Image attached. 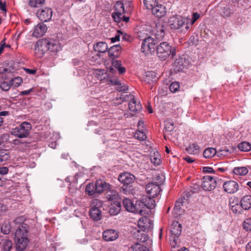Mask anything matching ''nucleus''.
<instances>
[{"instance_id": "f257e3e1", "label": "nucleus", "mask_w": 251, "mask_h": 251, "mask_svg": "<svg viewBox=\"0 0 251 251\" xmlns=\"http://www.w3.org/2000/svg\"><path fill=\"white\" fill-rule=\"evenodd\" d=\"M146 184L145 190L148 196H142V216L144 215L151 216L153 215V210L155 207V201L153 198L159 194L161 189L155 181Z\"/></svg>"}, {"instance_id": "f03ea898", "label": "nucleus", "mask_w": 251, "mask_h": 251, "mask_svg": "<svg viewBox=\"0 0 251 251\" xmlns=\"http://www.w3.org/2000/svg\"><path fill=\"white\" fill-rule=\"evenodd\" d=\"M23 218L20 217L14 221L15 224L17 225L15 235L17 251H25L29 242L27 238L29 226L23 223Z\"/></svg>"}, {"instance_id": "7ed1b4c3", "label": "nucleus", "mask_w": 251, "mask_h": 251, "mask_svg": "<svg viewBox=\"0 0 251 251\" xmlns=\"http://www.w3.org/2000/svg\"><path fill=\"white\" fill-rule=\"evenodd\" d=\"M135 178L134 176L129 173L125 172L121 174L118 177L119 181L123 184L121 191L126 194L138 195L140 191L131 185L134 181Z\"/></svg>"}, {"instance_id": "20e7f679", "label": "nucleus", "mask_w": 251, "mask_h": 251, "mask_svg": "<svg viewBox=\"0 0 251 251\" xmlns=\"http://www.w3.org/2000/svg\"><path fill=\"white\" fill-rule=\"evenodd\" d=\"M152 215L149 216L148 215H144L142 216V231L146 232L147 233H142V245L143 247H148L150 248L152 246V241L151 238L152 235L151 230L153 228V224L151 220Z\"/></svg>"}, {"instance_id": "39448f33", "label": "nucleus", "mask_w": 251, "mask_h": 251, "mask_svg": "<svg viewBox=\"0 0 251 251\" xmlns=\"http://www.w3.org/2000/svg\"><path fill=\"white\" fill-rule=\"evenodd\" d=\"M156 50L158 57L163 60H165L170 55L174 57L176 54L175 49H172V47L166 42L161 43Z\"/></svg>"}, {"instance_id": "423d86ee", "label": "nucleus", "mask_w": 251, "mask_h": 251, "mask_svg": "<svg viewBox=\"0 0 251 251\" xmlns=\"http://www.w3.org/2000/svg\"><path fill=\"white\" fill-rule=\"evenodd\" d=\"M130 3H128V6H126V9L125 8V5L123 2L121 1H117L114 4V12L112 16L114 20L117 23L121 22L122 18L123 17V14L131 11Z\"/></svg>"}, {"instance_id": "0eeeda50", "label": "nucleus", "mask_w": 251, "mask_h": 251, "mask_svg": "<svg viewBox=\"0 0 251 251\" xmlns=\"http://www.w3.org/2000/svg\"><path fill=\"white\" fill-rule=\"evenodd\" d=\"M31 127V125L29 123L24 122L19 126L13 128L11 133L19 138H26L29 135Z\"/></svg>"}, {"instance_id": "6e6552de", "label": "nucleus", "mask_w": 251, "mask_h": 251, "mask_svg": "<svg viewBox=\"0 0 251 251\" xmlns=\"http://www.w3.org/2000/svg\"><path fill=\"white\" fill-rule=\"evenodd\" d=\"M144 161V169L152 171L154 170L153 166H157L160 164L161 160L160 159V154L156 150L152 153V156L149 155L146 157L145 159H143Z\"/></svg>"}, {"instance_id": "1a4fd4ad", "label": "nucleus", "mask_w": 251, "mask_h": 251, "mask_svg": "<svg viewBox=\"0 0 251 251\" xmlns=\"http://www.w3.org/2000/svg\"><path fill=\"white\" fill-rule=\"evenodd\" d=\"M157 42L155 39L148 36L145 37L142 41V52H145L146 55H151L156 49Z\"/></svg>"}, {"instance_id": "9d476101", "label": "nucleus", "mask_w": 251, "mask_h": 251, "mask_svg": "<svg viewBox=\"0 0 251 251\" xmlns=\"http://www.w3.org/2000/svg\"><path fill=\"white\" fill-rule=\"evenodd\" d=\"M186 20L179 16H174L170 18L169 20V25L171 29L174 30L181 29L183 30V27L187 30L189 28Z\"/></svg>"}, {"instance_id": "9b49d317", "label": "nucleus", "mask_w": 251, "mask_h": 251, "mask_svg": "<svg viewBox=\"0 0 251 251\" xmlns=\"http://www.w3.org/2000/svg\"><path fill=\"white\" fill-rule=\"evenodd\" d=\"M123 204L126 210L141 215V200H137L134 203L129 199H125L123 200Z\"/></svg>"}, {"instance_id": "f8f14e48", "label": "nucleus", "mask_w": 251, "mask_h": 251, "mask_svg": "<svg viewBox=\"0 0 251 251\" xmlns=\"http://www.w3.org/2000/svg\"><path fill=\"white\" fill-rule=\"evenodd\" d=\"M35 54L39 58L42 57L45 53L49 50L47 39L38 40L34 47Z\"/></svg>"}, {"instance_id": "ddd939ff", "label": "nucleus", "mask_w": 251, "mask_h": 251, "mask_svg": "<svg viewBox=\"0 0 251 251\" xmlns=\"http://www.w3.org/2000/svg\"><path fill=\"white\" fill-rule=\"evenodd\" d=\"M93 204L94 205L92 206L90 210L89 215L92 219L97 221L101 219V210L96 205L100 206L102 205V202L96 199L93 201Z\"/></svg>"}, {"instance_id": "4468645a", "label": "nucleus", "mask_w": 251, "mask_h": 251, "mask_svg": "<svg viewBox=\"0 0 251 251\" xmlns=\"http://www.w3.org/2000/svg\"><path fill=\"white\" fill-rule=\"evenodd\" d=\"M181 225L177 221L174 222L170 227V232L172 234L170 238V240L176 243L178 237L181 233Z\"/></svg>"}, {"instance_id": "2eb2a0df", "label": "nucleus", "mask_w": 251, "mask_h": 251, "mask_svg": "<svg viewBox=\"0 0 251 251\" xmlns=\"http://www.w3.org/2000/svg\"><path fill=\"white\" fill-rule=\"evenodd\" d=\"M201 186L205 191H211L216 186V180L215 178L211 176H205L202 178Z\"/></svg>"}, {"instance_id": "dca6fc26", "label": "nucleus", "mask_w": 251, "mask_h": 251, "mask_svg": "<svg viewBox=\"0 0 251 251\" xmlns=\"http://www.w3.org/2000/svg\"><path fill=\"white\" fill-rule=\"evenodd\" d=\"M38 18L43 22L49 21L52 16V11L49 8H44L39 10L37 12Z\"/></svg>"}, {"instance_id": "f3484780", "label": "nucleus", "mask_w": 251, "mask_h": 251, "mask_svg": "<svg viewBox=\"0 0 251 251\" xmlns=\"http://www.w3.org/2000/svg\"><path fill=\"white\" fill-rule=\"evenodd\" d=\"M48 48L49 51L52 52H57L60 51L62 48L58 40L53 39H47Z\"/></svg>"}, {"instance_id": "a211bd4d", "label": "nucleus", "mask_w": 251, "mask_h": 251, "mask_svg": "<svg viewBox=\"0 0 251 251\" xmlns=\"http://www.w3.org/2000/svg\"><path fill=\"white\" fill-rule=\"evenodd\" d=\"M238 183L234 181H228L223 184V188L226 192L232 194L236 192L238 189Z\"/></svg>"}, {"instance_id": "6ab92c4d", "label": "nucleus", "mask_w": 251, "mask_h": 251, "mask_svg": "<svg viewBox=\"0 0 251 251\" xmlns=\"http://www.w3.org/2000/svg\"><path fill=\"white\" fill-rule=\"evenodd\" d=\"M118 233L114 229H107L102 233V238L106 241H112L118 238Z\"/></svg>"}, {"instance_id": "aec40b11", "label": "nucleus", "mask_w": 251, "mask_h": 251, "mask_svg": "<svg viewBox=\"0 0 251 251\" xmlns=\"http://www.w3.org/2000/svg\"><path fill=\"white\" fill-rule=\"evenodd\" d=\"M47 27L43 23H40L36 25L33 31V36L36 38H40L43 36L47 32Z\"/></svg>"}, {"instance_id": "412c9836", "label": "nucleus", "mask_w": 251, "mask_h": 251, "mask_svg": "<svg viewBox=\"0 0 251 251\" xmlns=\"http://www.w3.org/2000/svg\"><path fill=\"white\" fill-rule=\"evenodd\" d=\"M152 145L153 144L149 140L142 143V150H144L145 153H142V156H144L145 158L149 155L152 156V153L156 150L152 148Z\"/></svg>"}, {"instance_id": "4be33fe9", "label": "nucleus", "mask_w": 251, "mask_h": 251, "mask_svg": "<svg viewBox=\"0 0 251 251\" xmlns=\"http://www.w3.org/2000/svg\"><path fill=\"white\" fill-rule=\"evenodd\" d=\"M152 13L158 18H161L166 13V7L161 4H157L152 9Z\"/></svg>"}, {"instance_id": "5701e85b", "label": "nucleus", "mask_w": 251, "mask_h": 251, "mask_svg": "<svg viewBox=\"0 0 251 251\" xmlns=\"http://www.w3.org/2000/svg\"><path fill=\"white\" fill-rule=\"evenodd\" d=\"M188 65V61L185 58L179 57L176 59L174 62V67L176 71H180Z\"/></svg>"}, {"instance_id": "b1692460", "label": "nucleus", "mask_w": 251, "mask_h": 251, "mask_svg": "<svg viewBox=\"0 0 251 251\" xmlns=\"http://www.w3.org/2000/svg\"><path fill=\"white\" fill-rule=\"evenodd\" d=\"M96 192L97 193H101L104 191L109 189L110 185L102 180H97L95 182Z\"/></svg>"}, {"instance_id": "393cba45", "label": "nucleus", "mask_w": 251, "mask_h": 251, "mask_svg": "<svg viewBox=\"0 0 251 251\" xmlns=\"http://www.w3.org/2000/svg\"><path fill=\"white\" fill-rule=\"evenodd\" d=\"M230 206L232 212L236 214H241L244 210L241 203H239L237 200L232 201H230Z\"/></svg>"}, {"instance_id": "a878e982", "label": "nucleus", "mask_w": 251, "mask_h": 251, "mask_svg": "<svg viewBox=\"0 0 251 251\" xmlns=\"http://www.w3.org/2000/svg\"><path fill=\"white\" fill-rule=\"evenodd\" d=\"M93 48L95 51L100 53L106 52L108 49L107 44L104 42H99L95 44Z\"/></svg>"}, {"instance_id": "bb28decb", "label": "nucleus", "mask_w": 251, "mask_h": 251, "mask_svg": "<svg viewBox=\"0 0 251 251\" xmlns=\"http://www.w3.org/2000/svg\"><path fill=\"white\" fill-rule=\"evenodd\" d=\"M65 181L67 182L70 183V184H73V188H72L71 187H69V191L72 193H75L77 189V187L75 186L77 181V175H76L74 176H68L65 178Z\"/></svg>"}, {"instance_id": "cd10ccee", "label": "nucleus", "mask_w": 251, "mask_h": 251, "mask_svg": "<svg viewBox=\"0 0 251 251\" xmlns=\"http://www.w3.org/2000/svg\"><path fill=\"white\" fill-rule=\"evenodd\" d=\"M12 242L7 239H0V248L4 251H10L12 248Z\"/></svg>"}, {"instance_id": "c85d7f7f", "label": "nucleus", "mask_w": 251, "mask_h": 251, "mask_svg": "<svg viewBox=\"0 0 251 251\" xmlns=\"http://www.w3.org/2000/svg\"><path fill=\"white\" fill-rule=\"evenodd\" d=\"M121 210L120 201H116L111 204L109 208V213L111 215H117Z\"/></svg>"}, {"instance_id": "c756f323", "label": "nucleus", "mask_w": 251, "mask_h": 251, "mask_svg": "<svg viewBox=\"0 0 251 251\" xmlns=\"http://www.w3.org/2000/svg\"><path fill=\"white\" fill-rule=\"evenodd\" d=\"M106 198L109 201H120V197L118 192L115 190H110L107 192Z\"/></svg>"}, {"instance_id": "7c9ffc66", "label": "nucleus", "mask_w": 251, "mask_h": 251, "mask_svg": "<svg viewBox=\"0 0 251 251\" xmlns=\"http://www.w3.org/2000/svg\"><path fill=\"white\" fill-rule=\"evenodd\" d=\"M156 73L153 71H147L145 73L143 78L147 83L150 84L156 80Z\"/></svg>"}, {"instance_id": "2f4dec72", "label": "nucleus", "mask_w": 251, "mask_h": 251, "mask_svg": "<svg viewBox=\"0 0 251 251\" xmlns=\"http://www.w3.org/2000/svg\"><path fill=\"white\" fill-rule=\"evenodd\" d=\"M241 203L244 210H248L251 207V196L246 195L243 197L241 200Z\"/></svg>"}, {"instance_id": "473e14b6", "label": "nucleus", "mask_w": 251, "mask_h": 251, "mask_svg": "<svg viewBox=\"0 0 251 251\" xmlns=\"http://www.w3.org/2000/svg\"><path fill=\"white\" fill-rule=\"evenodd\" d=\"M147 171V174L144 173L142 174V181L144 182L145 184H148L150 182H154V179L153 177V175L151 171L146 170Z\"/></svg>"}, {"instance_id": "72a5a7b5", "label": "nucleus", "mask_w": 251, "mask_h": 251, "mask_svg": "<svg viewBox=\"0 0 251 251\" xmlns=\"http://www.w3.org/2000/svg\"><path fill=\"white\" fill-rule=\"evenodd\" d=\"M121 47L118 45H115L111 47L108 51L109 56L111 58L117 57L119 55V51Z\"/></svg>"}, {"instance_id": "f704fd0d", "label": "nucleus", "mask_w": 251, "mask_h": 251, "mask_svg": "<svg viewBox=\"0 0 251 251\" xmlns=\"http://www.w3.org/2000/svg\"><path fill=\"white\" fill-rule=\"evenodd\" d=\"M217 151L215 149L213 148H208L203 151V155L205 158H210L213 157Z\"/></svg>"}, {"instance_id": "c9c22d12", "label": "nucleus", "mask_w": 251, "mask_h": 251, "mask_svg": "<svg viewBox=\"0 0 251 251\" xmlns=\"http://www.w3.org/2000/svg\"><path fill=\"white\" fill-rule=\"evenodd\" d=\"M238 148L242 151H249L251 150V144L248 142H242L239 144Z\"/></svg>"}, {"instance_id": "e433bc0d", "label": "nucleus", "mask_w": 251, "mask_h": 251, "mask_svg": "<svg viewBox=\"0 0 251 251\" xmlns=\"http://www.w3.org/2000/svg\"><path fill=\"white\" fill-rule=\"evenodd\" d=\"M134 98V96L130 94H122L120 96V98H117V100H119L118 102V103H121L124 101L127 100H130Z\"/></svg>"}, {"instance_id": "4c0bfd02", "label": "nucleus", "mask_w": 251, "mask_h": 251, "mask_svg": "<svg viewBox=\"0 0 251 251\" xmlns=\"http://www.w3.org/2000/svg\"><path fill=\"white\" fill-rule=\"evenodd\" d=\"M248 172V169L246 167H236L233 170V173L237 175L244 176Z\"/></svg>"}, {"instance_id": "58836bf2", "label": "nucleus", "mask_w": 251, "mask_h": 251, "mask_svg": "<svg viewBox=\"0 0 251 251\" xmlns=\"http://www.w3.org/2000/svg\"><path fill=\"white\" fill-rule=\"evenodd\" d=\"M112 65L115 68L117 69L119 73L122 74L126 72V68L122 67V63L121 61L114 60L112 61Z\"/></svg>"}, {"instance_id": "ea45409f", "label": "nucleus", "mask_w": 251, "mask_h": 251, "mask_svg": "<svg viewBox=\"0 0 251 251\" xmlns=\"http://www.w3.org/2000/svg\"><path fill=\"white\" fill-rule=\"evenodd\" d=\"M110 82L115 85H117L116 90L119 92H126L128 89V86L126 85H121V84L119 81L118 80H110Z\"/></svg>"}, {"instance_id": "a19ab883", "label": "nucleus", "mask_w": 251, "mask_h": 251, "mask_svg": "<svg viewBox=\"0 0 251 251\" xmlns=\"http://www.w3.org/2000/svg\"><path fill=\"white\" fill-rule=\"evenodd\" d=\"M96 189L95 183H89L85 188V192L87 194L91 196L97 193L96 190H95Z\"/></svg>"}, {"instance_id": "79ce46f5", "label": "nucleus", "mask_w": 251, "mask_h": 251, "mask_svg": "<svg viewBox=\"0 0 251 251\" xmlns=\"http://www.w3.org/2000/svg\"><path fill=\"white\" fill-rule=\"evenodd\" d=\"M187 151L190 154H197L199 152V147L197 145L192 144L187 148Z\"/></svg>"}, {"instance_id": "37998d69", "label": "nucleus", "mask_w": 251, "mask_h": 251, "mask_svg": "<svg viewBox=\"0 0 251 251\" xmlns=\"http://www.w3.org/2000/svg\"><path fill=\"white\" fill-rule=\"evenodd\" d=\"M144 4L147 9L151 10L157 4V0H144Z\"/></svg>"}, {"instance_id": "c03bdc74", "label": "nucleus", "mask_w": 251, "mask_h": 251, "mask_svg": "<svg viewBox=\"0 0 251 251\" xmlns=\"http://www.w3.org/2000/svg\"><path fill=\"white\" fill-rule=\"evenodd\" d=\"M10 155L9 151L7 150H0V162H2L6 161L9 159Z\"/></svg>"}, {"instance_id": "a18cd8bd", "label": "nucleus", "mask_w": 251, "mask_h": 251, "mask_svg": "<svg viewBox=\"0 0 251 251\" xmlns=\"http://www.w3.org/2000/svg\"><path fill=\"white\" fill-rule=\"evenodd\" d=\"M129 109L132 112H137L138 108L139 107V104H136V101L133 98L130 100L128 103Z\"/></svg>"}, {"instance_id": "49530a36", "label": "nucleus", "mask_w": 251, "mask_h": 251, "mask_svg": "<svg viewBox=\"0 0 251 251\" xmlns=\"http://www.w3.org/2000/svg\"><path fill=\"white\" fill-rule=\"evenodd\" d=\"M156 31L155 33L157 38H161L164 35V29L162 25H156Z\"/></svg>"}, {"instance_id": "de8ad7c7", "label": "nucleus", "mask_w": 251, "mask_h": 251, "mask_svg": "<svg viewBox=\"0 0 251 251\" xmlns=\"http://www.w3.org/2000/svg\"><path fill=\"white\" fill-rule=\"evenodd\" d=\"M11 230V226L8 222L5 221L2 224L1 227V232L5 234H8Z\"/></svg>"}, {"instance_id": "09e8293b", "label": "nucleus", "mask_w": 251, "mask_h": 251, "mask_svg": "<svg viewBox=\"0 0 251 251\" xmlns=\"http://www.w3.org/2000/svg\"><path fill=\"white\" fill-rule=\"evenodd\" d=\"M45 2V0H29V5L32 7H39Z\"/></svg>"}, {"instance_id": "8fccbe9b", "label": "nucleus", "mask_w": 251, "mask_h": 251, "mask_svg": "<svg viewBox=\"0 0 251 251\" xmlns=\"http://www.w3.org/2000/svg\"><path fill=\"white\" fill-rule=\"evenodd\" d=\"M23 80L21 77H16L10 80L12 86L14 87H19L22 83Z\"/></svg>"}, {"instance_id": "3c124183", "label": "nucleus", "mask_w": 251, "mask_h": 251, "mask_svg": "<svg viewBox=\"0 0 251 251\" xmlns=\"http://www.w3.org/2000/svg\"><path fill=\"white\" fill-rule=\"evenodd\" d=\"M165 128L166 130L168 131H173L175 128L174 126V123L172 121V120H167L165 121Z\"/></svg>"}, {"instance_id": "603ef678", "label": "nucleus", "mask_w": 251, "mask_h": 251, "mask_svg": "<svg viewBox=\"0 0 251 251\" xmlns=\"http://www.w3.org/2000/svg\"><path fill=\"white\" fill-rule=\"evenodd\" d=\"M244 228L247 231H251V218L246 219L243 223Z\"/></svg>"}, {"instance_id": "864d4df0", "label": "nucleus", "mask_w": 251, "mask_h": 251, "mask_svg": "<svg viewBox=\"0 0 251 251\" xmlns=\"http://www.w3.org/2000/svg\"><path fill=\"white\" fill-rule=\"evenodd\" d=\"M180 85L178 82H172L170 85L169 89L173 93H175L178 90Z\"/></svg>"}, {"instance_id": "5fc2aeb1", "label": "nucleus", "mask_w": 251, "mask_h": 251, "mask_svg": "<svg viewBox=\"0 0 251 251\" xmlns=\"http://www.w3.org/2000/svg\"><path fill=\"white\" fill-rule=\"evenodd\" d=\"M11 86L12 85L10 81L9 82L4 81L1 83L0 87L2 90L7 91L10 89Z\"/></svg>"}, {"instance_id": "6e6d98bb", "label": "nucleus", "mask_w": 251, "mask_h": 251, "mask_svg": "<svg viewBox=\"0 0 251 251\" xmlns=\"http://www.w3.org/2000/svg\"><path fill=\"white\" fill-rule=\"evenodd\" d=\"M232 12L228 7H224L223 9V16L224 17H228L231 15Z\"/></svg>"}, {"instance_id": "4d7b16f0", "label": "nucleus", "mask_w": 251, "mask_h": 251, "mask_svg": "<svg viewBox=\"0 0 251 251\" xmlns=\"http://www.w3.org/2000/svg\"><path fill=\"white\" fill-rule=\"evenodd\" d=\"M152 31V27L150 25H145L143 27L142 31H144V34L148 36L149 33H150Z\"/></svg>"}, {"instance_id": "13d9d810", "label": "nucleus", "mask_w": 251, "mask_h": 251, "mask_svg": "<svg viewBox=\"0 0 251 251\" xmlns=\"http://www.w3.org/2000/svg\"><path fill=\"white\" fill-rule=\"evenodd\" d=\"M132 251H141V244L139 242L134 244L131 247Z\"/></svg>"}, {"instance_id": "bf43d9fd", "label": "nucleus", "mask_w": 251, "mask_h": 251, "mask_svg": "<svg viewBox=\"0 0 251 251\" xmlns=\"http://www.w3.org/2000/svg\"><path fill=\"white\" fill-rule=\"evenodd\" d=\"M183 205V201L182 200L178 199L177 201H176L174 209L176 210H178L180 209L181 206Z\"/></svg>"}, {"instance_id": "052dcab7", "label": "nucleus", "mask_w": 251, "mask_h": 251, "mask_svg": "<svg viewBox=\"0 0 251 251\" xmlns=\"http://www.w3.org/2000/svg\"><path fill=\"white\" fill-rule=\"evenodd\" d=\"M202 172L205 173H214L215 172L213 169L210 167H203Z\"/></svg>"}, {"instance_id": "680f3d73", "label": "nucleus", "mask_w": 251, "mask_h": 251, "mask_svg": "<svg viewBox=\"0 0 251 251\" xmlns=\"http://www.w3.org/2000/svg\"><path fill=\"white\" fill-rule=\"evenodd\" d=\"M8 172V168L6 167H0V174L6 175Z\"/></svg>"}, {"instance_id": "e2e57ef3", "label": "nucleus", "mask_w": 251, "mask_h": 251, "mask_svg": "<svg viewBox=\"0 0 251 251\" xmlns=\"http://www.w3.org/2000/svg\"><path fill=\"white\" fill-rule=\"evenodd\" d=\"M200 18V14L194 13L192 16V24H193Z\"/></svg>"}, {"instance_id": "0e129e2a", "label": "nucleus", "mask_w": 251, "mask_h": 251, "mask_svg": "<svg viewBox=\"0 0 251 251\" xmlns=\"http://www.w3.org/2000/svg\"><path fill=\"white\" fill-rule=\"evenodd\" d=\"M33 89L32 88H31V89H30L27 90H25V91H22L20 93V95H21V96H23V95H28V94H30V92L33 91Z\"/></svg>"}, {"instance_id": "69168bd1", "label": "nucleus", "mask_w": 251, "mask_h": 251, "mask_svg": "<svg viewBox=\"0 0 251 251\" xmlns=\"http://www.w3.org/2000/svg\"><path fill=\"white\" fill-rule=\"evenodd\" d=\"M120 35L118 33L117 35L115 36V37H113L111 38V41L112 43H115L116 41H118L120 40Z\"/></svg>"}, {"instance_id": "338daca9", "label": "nucleus", "mask_w": 251, "mask_h": 251, "mask_svg": "<svg viewBox=\"0 0 251 251\" xmlns=\"http://www.w3.org/2000/svg\"><path fill=\"white\" fill-rule=\"evenodd\" d=\"M117 33L120 34V36H123V39L125 40H127L128 38V36L126 34H124L123 32H122L121 30H118Z\"/></svg>"}, {"instance_id": "774afa93", "label": "nucleus", "mask_w": 251, "mask_h": 251, "mask_svg": "<svg viewBox=\"0 0 251 251\" xmlns=\"http://www.w3.org/2000/svg\"><path fill=\"white\" fill-rule=\"evenodd\" d=\"M143 245H142V251H153L152 246H151L150 248L148 247H143Z\"/></svg>"}]
</instances>
